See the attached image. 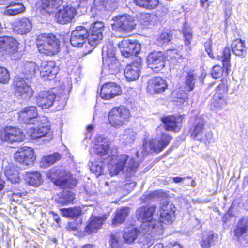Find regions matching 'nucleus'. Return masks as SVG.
Listing matches in <instances>:
<instances>
[{
  "instance_id": "nucleus-1",
  "label": "nucleus",
  "mask_w": 248,
  "mask_h": 248,
  "mask_svg": "<svg viewBox=\"0 0 248 248\" xmlns=\"http://www.w3.org/2000/svg\"><path fill=\"white\" fill-rule=\"evenodd\" d=\"M156 210L155 206L140 207L136 211V216L142 221L141 228L146 233H155L160 229V222L153 219V216Z\"/></svg>"
},
{
  "instance_id": "nucleus-2",
  "label": "nucleus",
  "mask_w": 248,
  "mask_h": 248,
  "mask_svg": "<svg viewBox=\"0 0 248 248\" xmlns=\"http://www.w3.org/2000/svg\"><path fill=\"white\" fill-rule=\"evenodd\" d=\"M139 165L138 162L125 154L113 156L108 164V168L112 175H116L126 169L127 171H134Z\"/></svg>"
},
{
  "instance_id": "nucleus-3",
  "label": "nucleus",
  "mask_w": 248,
  "mask_h": 248,
  "mask_svg": "<svg viewBox=\"0 0 248 248\" xmlns=\"http://www.w3.org/2000/svg\"><path fill=\"white\" fill-rule=\"evenodd\" d=\"M37 46L40 53L55 55L60 50V41L52 34H42L37 39Z\"/></svg>"
},
{
  "instance_id": "nucleus-4",
  "label": "nucleus",
  "mask_w": 248,
  "mask_h": 248,
  "mask_svg": "<svg viewBox=\"0 0 248 248\" xmlns=\"http://www.w3.org/2000/svg\"><path fill=\"white\" fill-rule=\"evenodd\" d=\"M115 49L111 43L106 45L102 48L103 70L111 74H116L120 70V63L115 56Z\"/></svg>"
},
{
  "instance_id": "nucleus-5",
  "label": "nucleus",
  "mask_w": 248,
  "mask_h": 248,
  "mask_svg": "<svg viewBox=\"0 0 248 248\" xmlns=\"http://www.w3.org/2000/svg\"><path fill=\"white\" fill-rule=\"evenodd\" d=\"M162 127H158L157 129V139L150 140L149 142H145L142 146L143 155H146L150 150L155 152H159L168 145L171 140V137L162 131Z\"/></svg>"
},
{
  "instance_id": "nucleus-6",
  "label": "nucleus",
  "mask_w": 248,
  "mask_h": 248,
  "mask_svg": "<svg viewBox=\"0 0 248 248\" xmlns=\"http://www.w3.org/2000/svg\"><path fill=\"white\" fill-rule=\"evenodd\" d=\"M227 81L221 80V83L216 88L210 103V109L216 112L222 109L227 105V94L228 92Z\"/></svg>"
},
{
  "instance_id": "nucleus-7",
  "label": "nucleus",
  "mask_w": 248,
  "mask_h": 248,
  "mask_svg": "<svg viewBox=\"0 0 248 248\" xmlns=\"http://www.w3.org/2000/svg\"><path fill=\"white\" fill-rule=\"evenodd\" d=\"M130 117L129 110L124 106L113 108L109 112L108 120L111 126L120 128L125 124Z\"/></svg>"
},
{
  "instance_id": "nucleus-8",
  "label": "nucleus",
  "mask_w": 248,
  "mask_h": 248,
  "mask_svg": "<svg viewBox=\"0 0 248 248\" xmlns=\"http://www.w3.org/2000/svg\"><path fill=\"white\" fill-rule=\"evenodd\" d=\"M111 24L113 30L122 32H130L134 29L136 23L132 16L127 15H119L113 17Z\"/></svg>"
},
{
  "instance_id": "nucleus-9",
  "label": "nucleus",
  "mask_w": 248,
  "mask_h": 248,
  "mask_svg": "<svg viewBox=\"0 0 248 248\" xmlns=\"http://www.w3.org/2000/svg\"><path fill=\"white\" fill-rule=\"evenodd\" d=\"M25 135L21 130L16 127H0V140L12 143L23 141Z\"/></svg>"
},
{
  "instance_id": "nucleus-10",
  "label": "nucleus",
  "mask_w": 248,
  "mask_h": 248,
  "mask_svg": "<svg viewBox=\"0 0 248 248\" xmlns=\"http://www.w3.org/2000/svg\"><path fill=\"white\" fill-rule=\"evenodd\" d=\"M18 118L21 122L27 124V129L29 125H36L41 121V118L38 117L37 109L35 106L26 107L22 108L18 112Z\"/></svg>"
},
{
  "instance_id": "nucleus-11",
  "label": "nucleus",
  "mask_w": 248,
  "mask_h": 248,
  "mask_svg": "<svg viewBox=\"0 0 248 248\" xmlns=\"http://www.w3.org/2000/svg\"><path fill=\"white\" fill-rule=\"evenodd\" d=\"M14 158L16 161L23 166H31L36 159L33 150L30 147H23L18 150Z\"/></svg>"
},
{
  "instance_id": "nucleus-12",
  "label": "nucleus",
  "mask_w": 248,
  "mask_h": 248,
  "mask_svg": "<svg viewBox=\"0 0 248 248\" xmlns=\"http://www.w3.org/2000/svg\"><path fill=\"white\" fill-rule=\"evenodd\" d=\"M146 62L149 68L157 72L165 67L166 57L161 51H155L148 54Z\"/></svg>"
},
{
  "instance_id": "nucleus-13",
  "label": "nucleus",
  "mask_w": 248,
  "mask_h": 248,
  "mask_svg": "<svg viewBox=\"0 0 248 248\" xmlns=\"http://www.w3.org/2000/svg\"><path fill=\"white\" fill-rule=\"evenodd\" d=\"M119 47L122 54L125 57L135 55L140 50V45L135 40L124 38L119 43Z\"/></svg>"
},
{
  "instance_id": "nucleus-14",
  "label": "nucleus",
  "mask_w": 248,
  "mask_h": 248,
  "mask_svg": "<svg viewBox=\"0 0 248 248\" xmlns=\"http://www.w3.org/2000/svg\"><path fill=\"white\" fill-rule=\"evenodd\" d=\"M36 103L42 109L51 107L56 99V94L52 91H42L35 97Z\"/></svg>"
},
{
  "instance_id": "nucleus-15",
  "label": "nucleus",
  "mask_w": 248,
  "mask_h": 248,
  "mask_svg": "<svg viewBox=\"0 0 248 248\" xmlns=\"http://www.w3.org/2000/svg\"><path fill=\"white\" fill-rule=\"evenodd\" d=\"M88 31L87 29L82 26L75 28L71 34L70 43L74 47H80L88 41Z\"/></svg>"
},
{
  "instance_id": "nucleus-16",
  "label": "nucleus",
  "mask_w": 248,
  "mask_h": 248,
  "mask_svg": "<svg viewBox=\"0 0 248 248\" xmlns=\"http://www.w3.org/2000/svg\"><path fill=\"white\" fill-rule=\"evenodd\" d=\"M39 121L36 125H29V127L27 128V134L33 140L43 136H47L51 139L52 134L50 127L47 125H41L42 124Z\"/></svg>"
},
{
  "instance_id": "nucleus-17",
  "label": "nucleus",
  "mask_w": 248,
  "mask_h": 248,
  "mask_svg": "<svg viewBox=\"0 0 248 248\" xmlns=\"http://www.w3.org/2000/svg\"><path fill=\"white\" fill-rule=\"evenodd\" d=\"M77 14V10L74 7L66 5L59 10L55 17L59 23L65 24L71 22Z\"/></svg>"
},
{
  "instance_id": "nucleus-18",
  "label": "nucleus",
  "mask_w": 248,
  "mask_h": 248,
  "mask_svg": "<svg viewBox=\"0 0 248 248\" xmlns=\"http://www.w3.org/2000/svg\"><path fill=\"white\" fill-rule=\"evenodd\" d=\"M168 88L166 81L157 77L150 79L147 82V91L150 94L161 93Z\"/></svg>"
},
{
  "instance_id": "nucleus-19",
  "label": "nucleus",
  "mask_w": 248,
  "mask_h": 248,
  "mask_svg": "<svg viewBox=\"0 0 248 248\" xmlns=\"http://www.w3.org/2000/svg\"><path fill=\"white\" fill-rule=\"evenodd\" d=\"M13 85L17 94L23 98L26 99L32 96L33 90L22 78L16 77Z\"/></svg>"
},
{
  "instance_id": "nucleus-20",
  "label": "nucleus",
  "mask_w": 248,
  "mask_h": 248,
  "mask_svg": "<svg viewBox=\"0 0 248 248\" xmlns=\"http://www.w3.org/2000/svg\"><path fill=\"white\" fill-rule=\"evenodd\" d=\"M18 43L14 38L8 36L0 37V51L5 52L9 55L17 52Z\"/></svg>"
},
{
  "instance_id": "nucleus-21",
  "label": "nucleus",
  "mask_w": 248,
  "mask_h": 248,
  "mask_svg": "<svg viewBox=\"0 0 248 248\" xmlns=\"http://www.w3.org/2000/svg\"><path fill=\"white\" fill-rule=\"evenodd\" d=\"M141 60L138 59L134 60L133 62L127 65L124 74L128 81H134L137 80L140 76L141 67Z\"/></svg>"
},
{
  "instance_id": "nucleus-22",
  "label": "nucleus",
  "mask_w": 248,
  "mask_h": 248,
  "mask_svg": "<svg viewBox=\"0 0 248 248\" xmlns=\"http://www.w3.org/2000/svg\"><path fill=\"white\" fill-rule=\"evenodd\" d=\"M121 93L120 87L115 83H107L102 86L100 96L102 99L108 100L120 95Z\"/></svg>"
},
{
  "instance_id": "nucleus-23",
  "label": "nucleus",
  "mask_w": 248,
  "mask_h": 248,
  "mask_svg": "<svg viewBox=\"0 0 248 248\" xmlns=\"http://www.w3.org/2000/svg\"><path fill=\"white\" fill-rule=\"evenodd\" d=\"M175 207L170 202L162 205L160 209L161 221L165 224H171L175 219Z\"/></svg>"
},
{
  "instance_id": "nucleus-24",
  "label": "nucleus",
  "mask_w": 248,
  "mask_h": 248,
  "mask_svg": "<svg viewBox=\"0 0 248 248\" xmlns=\"http://www.w3.org/2000/svg\"><path fill=\"white\" fill-rule=\"evenodd\" d=\"M93 148L95 153L98 155H107L110 148L108 139L100 135L97 136Z\"/></svg>"
},
{
  "instance_id": "nucleus-25",
  "label": "nucleus",
  "mask_w": 248,
  "mask_h": 248,
  "mask_svg": "<svg viewBox=\"0 0 248 248\" xmlns=\"http://www.w3.org/2000/svg\"><path fill=\"white\" fill-rule=\"evenodd\" d=\"M32 27V21L30 19L22 17L15 21L13 25V30L18 34L25 35L31 31Z\"/></svg>"
},
{
  "instance_id": "nucleus-26",
  "label": "nucleus",
  "mask_w": 248,
  "mask_h": 248,
  "mask_svg": "<svg viewBox=\"0 0 248 248\" xmlns=\"http://www.w3.org/2000/svg\"><path fill=\"white\" fill-rule=\"evenodd\" d=\"M107 217L106 215L102 217L92 216L89 219L88 224L85 228V231L88 234L96 232L98 229L101 228Z\"/></svg>"
},
{
  "instance_id": "nucleus-27",
  "label": "nucleus",
  "mask_w": 248,
  "mask_h": 248,
  "mask_svg": "<svg viewBox=\"0 0 248 248\" xmlns=\"http://www.w3.org/2000/svg\"><path fill=\"white\" fill-rule=\"evenodd\" d=\"M63 0H38L36 6L40 11L50 14L62 4Z\"/></svg>"
},
{
  "instance_id": "nucleus-28",
  "label": "nucleus",
  "mask_w": 248,
  "mask_h": 248,
  "mask_svg": "<svg viewBox=\"0 0 248 248\" xmlns=\"http://www.w3.org/2000/svg\"><path fill=\"white\" fill-rule=\"evenodd\" d=\"M180 117H176L173 115L168 116L161 118L163 123L165 125L166 130L178 132L179 130V126L178 124V120Z\"/></svg>"
},
{
  "instance_id": "nucleus-29",
  "label": "nucleus",
  "mask_w": 248,
  "mask_h": 248,
  "mask_svg": "<svg viewBox=\"0 0 248 248\" xmlns=\"http://www.w3.org/2000/svg\"><path fill=\"white\" fill-rule=\"evenodd\" d=\"M40 73L43 77L53 76L57 73V68L54 61H45L41 63Z\"/></svg>"
},
{
  "instance_id": "nucleus-30",
  "label": "nucleus",
  "mask_w": 248,
  "mask_h": 248,
  "mask_svg": "<svg viewBox=\"0 0 248 248\" xmlns=\"http://www.w3.org/2000/svg\"><path fill=\"white\" fill-rule=\"evenodd\" d=\"M37 69V66L34 62H25L22 67V73L26 79H29L34 76Z\"/></svg>"
},
{
  "instance_id": "nucleus-31",
  "label": "nucleus",
  "mask_w": 248,
  "mask_h": 248,
  "mask_svg": "<svg viewBox=\"0 0 248 248\" xmlns=\"http://www.w3.org/2000/svg\"><path fill=\"white\" fill-rule=\"evenodd\" d=\"M129 212V208L128 207H123L117 209L115 213V216L112 221V225L115 227L123 223L125 221Z\"/></svg>"
},
{
  "instance_id": "nucleus-32",
  "label": "nucleus",
  "mask_w": 248,
  "mask_h": 248,
  "mask_svg": "<svg viewBox=\"0 0 248 248\" xmlns=\"http://www.w3.org/2000/svg\"><path fill=\"white\" fill-rule=\"evenodd\" d=\"M232 52L237 56H243L246 53L245 42L241 39L234 40L231 44Z\"/></svg>"
},
{
  "instance_id": "nucleus-33",
  "label": "nucleus",
  "mask_w": 248,
  "mask_h": 248,
  "mask_svg": "<svg viewBox=\"0 0 248 248\" xmlns=\"http://www.w3.org/2000/svg\"><path fill=\"white\" fill-rule=\"evenodd\" d=\"M204 122L201 117L196 118L194 128L192 132L191 136L196 138L197 140H201V136L204 129L203 125Z\"/></svg>"
},
{
  "instance_id": "nucleus-34",
  "label": "nucleus",
  "mask_w": 248,
  "mask_h": 248,
  "mask_svg": "<svg viewBox=\"0 0 248 248\" xmlns=\"http://www.w3.org/2000/svg\"><path fill=\"white\" fill-rule=\"evenodd\" d=\"M88 31V43L92 46H95L103 38L102 32H98L91 28Z\"/></svg>"
},
{
  "instance_id": "nucleus-35",
  "label": "nucleus",
  "mask_w": 248,
  "mask_h": 248,
  "mask_svg": "<svg viewBox=\"0 0 248 248\" xmlns=\"http://www.w3.org/2000/svg\"><path fill=\"white\" fill-rule=\"evenodd\" d=\"M25 10L24 5L20 3H11L6 7L4 13L7 15H15L20 13Z\"/></svg>"
},
{
  "instance_id": "nucleus-36",
  "label": "nucleus",
  "mask_w": 248,
  "mask_h": 248,
  "mask_svg": "<svg viewBox=\"0 0 248 248\" xmlns=\"http://www.w3.org/2000/svg\"><path fill=\"white\" fill-rule=\"evenodd\" d=\"M25 179L30 185L35 186H39L42 183L41 175L38 172L27 173Z\"/></svg>"
},
{
  "instance_id": "nucleus-37",
  "label": "nucleus",
  "mask_w": 248,
  "mask_h": 248,
  "mask_svg": "<svg viewBox=\"0 0 248 248\" xmlns=\"http://www.w3.org/2000/svg\"><path fill=\"white\" fill-rule=\"evenodd\" d=\"M139 230L133 226L129 227L123 234V238L125 242L131 243L133 242L138 237Z\"/></svg>"
},
{
  "instance_id": "nucleus-38",
  "label": "nucleus",
  "mask_w": 248,
  "mask_h": 248,
  "mask_svg": "<svg viewBox=\"0 0 248 248\" xmlns=\"http://www.w3.org/2000/svg\"><path fill=\"white\" fill-rule=\"evenodd\" d=\"M61 155L59 153H55L52 155L44 156L41 161L42 167H48L60 159Z\"/></svg>"
},
{
  "instance_id": "nucleus-39",
  "label": "nucleus",
  "mask_w": 248,
  "mask_h": 248,
  "mask_svg": "<svg viewBox=\"0 0 248 248\" xmlns=\"http://www.w3.org/2000/svg\"><path fill=\"white\" fill-rule=\"evenodd\" d=\"M137 137V133L132 129H125L121 136V141L125 144L134 143Z\"/></svg>"
},
{
  "instance_id": "nucleus-40",
  "label": "nucleus",
  "mask_w": 248,
  "mask_h": 248,
  "mask_svg": "<svg viewBox=\"0 0 248 248\" xmlns=\"http://www.w3.org/2000/svg\"><path fill=\"white\" fill-rule=\"evenodd\" d=\"M75 199V195L68 190H64L58 197L56 201L58 203L62 205L68 204L72 202Z\"/></svg>"
},
{
  "instance_id": "nucleus-41",
  "label": "nucleus",
  "mask_w": 248,
  "mask_h": 248,
  "mask_svg": "<svg viewBox=\"0 0 248 248\" xmlns=\"http://www.w3.org/2000/svg\"><path fill=\"white\" fill-rule=\"evenodd\" d=\"M134 2L137 6L149 10L156 8L159 4L158 0H134Z\"/></svg>"
},
{
  "instance_id": "nucleus-42",
  "label": "nucleus",
  "mask_w": 248,
  "mask_h": 248,
  "mask_svg": "<svg viewBox=\"0 0 248 248\" xmlns=\"http://www.w3.org/2000/svg\"><path fill=\"white\" fill-rule=\"evenodd\" d=\"M248 229V220L243 219L238 223L236 228L234 230V235L239 238L243 234L246 233Z\"/></svg>"
},
{
  "instance_id": "nucleus-43",
  "label": "nucleus",
  "mask_w": 248,
  "mask_h": 248,
  "mask_svg": "<svg viewBox=\"0 0 248 248\" xmlns=\"http://www.w3.org/2000/svg\"><path fill=\"white\" fill-rule=\"evenodd\" d=\"M60 211L63 216L70 218L77 217L80 215L81 212V208L79 207L63 208L61 209Z\"/></svg>"
},
{
  "instance_id": "nucleus-44",
  "label": "nucleus",
  "mask_w": 248,
  "mask_h": 248,
  "mask_svg": "<svg viewBox=\"0 0 248 248\" xmlns=\"http://www.w3.org/2000/svg\"><path fill=\"white\" fill-rule=\"evenodd\" d=\"M222 63L223 68L225 69V75L227 76L229 74V68L231 67L230 64V50L228 47H225L222 53Z\"/></svg>"
},
{
  "instance_id": "nucleus-45",
  "label": "nucleus",
  "mask_w": 248,
  "mask_h": 248,
  "mask_svg": "<svg viewBox=\"0 0 248 248\" xmlns=\"http://www.w3.org/2000/svg\"><path fill=\"white\" fill-rule=\"evenodd\" d=\"M4 174L8 180L12 183H16L19 180V177L16 171H15L12 166L6 167L4 169Z\"/></svg>"
},
{
  "instance_id": "nucleus-46",
  "label": "nucleus",
  "mask_w": 248,
  "mask_h": 248,
  "mask_svg": "<svg viewBox=\"0 0 248 248\" xmlns=\"http://www.w3.org/2000/svg\"><path fill=\"white\" fill-rule=\"evenodd\" d=\"M215 234L210 232L203 235L201 242V246L202 248H210L214 242Z\"/></svg>"
},
{
  "instance_id": "nucleus-47",
  "label": "nucleus",
  "mask_w": 248,
  "mask_h": 248,
  "mask_svg": "<svg viewBox=\"0 0 248 248\" xmlns=\"http://www.w3.org/2000/svg\"><path fill=\"white\" fill-rule=\"evenodd\" d=\"M197 79V76L193 73H188L185 77V88L188 91L193 90Z\"/></svg>"
},
{
  "instance_id": "nucleus-48",
  "label": "nucleus",
  "mask_w": 248,
  "mask_h": 248,
  "mask_svg": "<svg viewBox=\"0 0 248 248\" xmlns=\"http://www.w3.org/2000/svg\"><path fill=\"white\" fill-rule=\"evenodd\" d=\"M109 248H122L123 242L117 234H112L109 240Z\"/></svg>"
},
{
  "instance_id": "nucleus-49",
  "label": "nucleus",
  "mask_w": 248,
  "mask_h": 248,
  "mask_svg": "<svg viewBox=\"0 0 248 248\" xmlns=\"http://www.w3.org/2000/svg\"><path fill=\"white\" fill-rule=\"evenodd\" d=\"M10 79V73L8 70L5 67H0V83L7 84Z\"/></svg>"
},
{
  "instance_id": "nucleus-50",
  "label": "nucleus",
  "mask_w": 248,
  "mask_h": 248,
  "mask_svg": "<svg viewBox=\"0 0 248 248\" xmlns=\"http://www.w3.org/2000/svg\"><path fill=\"white\" fill-rule=\"evenodd\" d=\"M172 39V35L170 33L163 32L157 38L158 45H162L169 42Z\"/></svg>"
},
{
  "instance_id": "nucleus-51",
  "label": "nucleus",
  "mask_w": 248,
  "mask_h": 248,
  "mask_svg": "<svg viewBox=\"0 0 248 248\" xmlns=\"http://www.w3.org/2000/svg\"><path fill=\"white\" fill-rule=\"evenodd\" d=\"M183 34L185 37V44L187 46L190 45L191 44V40L192 38L191 28L185 26L183 29Z\"/></svg>"
},
{
  "instance_id": "nucleus-52",
  "label": "nucleus",
  "mask_w": 248,
  "mask_h": 248,
  "mask_svg": "<svg viewBox=\"0 0 248 248\" xmlns=\"http://www.w3.org/2000/svg\"><path fill=\"white\" fill-rule=\"evenodd\" d=\"M223 72V68L220 66L216 65L213 67L211 74L214 78L217 79L220 78L222 76Z\"/></svg>"
},
{
  "instance_id": "nucleus-53",
  "label": "nucleus",
  "mask_w": 248,
  "mask_h": 248,
  "mask_svg": "<svg viewBox=\"0 0 248 248\" xmlns=\"http://www.w3.org/2000/svg\"><path fill=\"white\" fill-rule=\"evenodd\" d=\"M104 2L103 0H94L91 9L93 10H101L104 9Z\"/></svg>"
},
{
  "instance_id": "nucleus-54",
  "label": "nucleus",
  "mask_w": 248,
  "mask_h": 248,
  "mask_svg": "<svg viewBox=\"0 0 248 248\" xmlns=\"http://www.w3.org/2000/svg\"><path fill=\"white\" fill-rule=\"evenodd\" d=\"M60 181L62 186L69 187H71L72 186H75L77 185V181L75 180L64 179H60Z\"/></svg>"
},
{
  "instance_id": "nucleus-55",
  "label": "nucleus",
  "mask_w": 248,
  "mask_h": 248,
  "mask_svg": "<svg viewBox=\"0 0 248 248\" xmlns=\"http://www.w3.org/2000/svg\"><path fill=\"white\" fill-rule=\"evenodd\" d=\"M200 141H203L206 144L211 143L213 140V133L210 131L206 133L204 137L201 136Z\"/></svg>"
},
{
  "instance_id": "nucleus-56",
  "label": "nucleus",
  "mask_w": 248,
  "mask_h": 248,
  "mask_svg": "<svg viewBox=\"0 0 248 248\" xmlns=\"http://www.w3.org/2000/svg\"><path fill=\"white\" fill-rule=\"evenodd\" d=\"M91 29L94 30H96L98 32H102L104 31V24L102 21H96L94 22L91 27Z\"/></svg>"
},
{
  "instance_id": "nucleus-57",
  "label": "nucleus",
  "mask_w": 248,
  "mask_h": 248,
  "mask_svg": "<svg viewBox=\"0 0 248 248\" xmlns=\"http://www.w3.org/2000/svg\"><path fill=\"white\" fill-rule=\"evenodd\" d=\"M206 51L208 55L211 58H213V54L212 53V41L211 40H208L204 44Z\"/></svg>"
},
{
  "instance_id": "nucleus-58",
  "label": "nucleus",
  "mask_w": 248,
  "mask_h": 248,
  "mask_svg": "<svg viewBox=\"0 0 248 248\" xmlns=\"http://www.w3.org/2000/svg\"><path fill=\"white\" fill-rule=\"evenodd\" d=\"M91 170L96 175H100L102 172V168L98 165H93L91 167Z\"/></svg>"
},
{
  "instance_id": "nucleus-59",
  "label": "nucleus",
  "mask_w": 248,
  "mask_h": 248,
  "mask_svg": "<svg viewBox=\"0 0 248 248\" xmlns=\"http://www.w3.org/2000/svg\"><path fill=\"white\" fill-rule=\"evenodd\" d=\"M50 214H51L53 219L56 222V224L55 225V227L58 228L60 227V219L59 217V215L55 214L53 211L50 212Z\"/></svg>"
},
{
  "instance_id": "nucleus-60",
  "label": "nucleus",
  "mask_w": 248,
  "mask_h": 248,
  "mask_svg": "<svg viewBox=\"0 0 248 248\" xmlns=\"http://www.w3.org/2000/svg\"><path fill=\"white\" fill-rule=\"evenodd\" d=\"M155 193V192H152V193H150L149 194H144L141 197V199L142 200L144 201V202H146V201H148V200L152 199L154 197Z\"/></svg>"
},
{
  "instance_id": "nucleus-61",
  "label": "nucleus",
  "mask_w": 248,
  "mask_h": 248,
  "mask_svg": "<svg viewBox=\"0 0 248 248\" xmlns=\"http://www.w3.org/2000/svg\"><path fill=\"white\" fill-rule=\"evenodd\" d=\"M78 225L75 221H73L68 224L67 228L69 230L75 231L78 229Z\"/></svg>"
},
{
  "instance_id": "nucleus-62",
  "label": "nucleus",
  "mask_w": 248,
  "mask_h": 248,
  "mask_svg": "<svg viewBox=\"0 0 248 248\" xmlns=\"http://www.w3.org/2000/svg\"><path fill=\"white\" fill-rule=\"evenodd\" d=\"M200 4L202 7L208 8L210 5V3L208 0H200Z\"/></svg>"
},
{
  "instance_id": "nucleus-63",
  "label": "nucleus",
  "mask_w": 248,
  "mask_h": 248,
  "mask_svg": "<svg viewBox=\"0 0 248 248\" xmlns=\"http://www.w3.org/2000/svg\"><path fill=\"white\" fill-rule=\"evenodd\" d=\"M185 178L180 177H175L172 178V180L175 183H179L182 182L183 180H184Z\"/></svg>"
},
{
  "instance_id": "nucleus-64",
  "label": "nucleus",
  "mask_w": 248,
  "mask_h": 248,
  "mask_svg": "<svg viewBox=\"0 0 248 248\" xmlns=\"http://www.w3.org/2000/svg\"><path fill=\"white\" fill-rule=\"evenodd\" d=\"M153 248H164V246L161 243H157L155 244Z\"/></svg>"
}]
</instances>
